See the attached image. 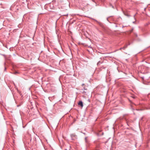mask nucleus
<instances>
[{"label":"nucleus","mask_w":150,"mask_h":150,"mask_svg":"<svg viewBox=\"0 0 150 150\" xmlns=\"http://www.w3.org/2000/svg\"><path fill=\"white\" fill-rule=\"evenodd\" d=\"M72 140H75L76 139V136L75 134H72L71 135Z\"/></svg>","instance_id":"f257e3e1"},{"label":"nucleus","mask_w":150,"mask_h":150,"mask_svg":"<svg viewBox=\"0 0 150 150\" xmlns=\"http://www.w3.org/2000/svg\"><path fill=\"white\" fill-rule=\"evenodd\" d=\"M78 105H79L81 106L82 107L83 106V102L81 101H80L78 103Z\"/></svg>","instance_id":"f03ea898"},{"label":"nucleus","mask_w":150,"mask_h":150,"mask_svg":"<svg viewBox=\"0 0 150 150\" xmlns=\"http://www.w3.org/2000/svg\"><path fill=\"white\" fill-rule=\"evenodd\" d=\"M102 63L100 61H99L97 63V65H100L101 63Z\"/></svg>","instance_id":"7ed1b4c3"},{"label":"nucleus","mask_w":150,"mask_h":150,"mask_svg":"<svg viewBox=\"0 0 150 150\" xmlns=\"http://www.w3.org/2000/svg\"><path fill=\"white\" fill-rule=\"evenodd\" d=\"M127 46L128 45H125L124 47V49H125V48H126L127 47Z\"/></svg>","instance_id":"20e7f679"},{"label":"nucleus","mask_w":150,"mask_h":150,"mask_svg":"<svg viewBox=\"0 0 150 150\" xmlns=\"http://www.w3.org/2000/svg\"><path fill=\"white\" fill-rule=\"evenodd\" d=\"M87 138L86 137H85V142L86 143L87 142Z\"/></svg>","instance_id":"39448f33"},{"label":"nucleus","mask_w":150,"mask_h":150,"mask_svg":"<svg viewBox=\"0 0 150 150\" xmlns=\"http://www.w3.org/2000/svg\"><path fill=\"white\" fill-rule=\"evenodd\" d=\"M87 90V89L85 87H84V88H83V89H82V90Z\"/></svg>","instance_id":"423d86ee"},{"label":"nucleus","mask_w":150,"mask_h":150,"mask_svg":"<svg viewBox=\"0 0 150 150\" xmlns=\"http://www.w3.org/2000/svg\"><path fill=\"white\" fill-rule=\"evenodd\" d=\"M122 49H123V50H124V47H122V48H120V50Z\"/></svg>","instance_id":"0eeeda50"},{"label":"nucleus","mask_w":150,"mask_h":150,"mask_svg":"<svg viewBox=\"0 0 150 150\" xmlns=\"http://www.w3.org/2000/svg\"><path fill=\"white\" fill-rule=\"evenodd\" d=\"M122 49H123V50H124V47H122V48H120V50Z\"/></svg>","instance_id":"6e6552de"},{"label":"nucleus","mask_w":150,"mask_h":150,"mask_svg":"<svg viewBox=\"0 0 150 150\" xmlns=\"http://www.w3.org/2000/svg\"><path fill=\"white\" fill-rule=\"evenodd\" d=\"M87 46H88V47H90V48H92V47H91L90 46H88V45H87Z\"/></svg>","instance_id":"1a4fd4ad"},{"label":"nucleus","mask_w":150,"mask_h":150,"mask_svg":"<svg viewBox=\"0 0 150 150\" xmlns=\"http://www.w3.org/2000/svg\"><path fill=\"white\" fill-rule=\"evenodd\" d=\"M135 36L137 37V34H135Z\"/></svg>","instance_id":"9d476101"},{"label":"nucleus","mask_w":150,"mask_h":150,"mask_svg":"<svg viewBox=\"0 0 150 150\" xmlns=\"http://www.w3.org/2000/svg\"><path fill=\"white\" fill-rule=\"evenodd\" d=\"M84 85V84L83 83V84H82V86H83Z\"/></svg>","instance_id":"9b49d317"},{"label":"nucleus","mask_w":150,"mask_h":150,"mask_svg":"<svg viewBox=\"0 0 150 150\" xmlns=\"http://www.w3.org/2000/svg\"><path fill=\"white\" fill-rule=\"evenodd\" d=\"M133 23H135V21H134V22H133Z\"/></svg>","instance_id":"f8f14e48"},{"label":"nucleus","mask_w":150,"mask_h":150,"mask_svg":"<svg viewBox=\"0 0 150 150\" xmlns=\"http://www.w3.org/2000/svg\"><path fill=\"white\" fill-rule=\"evenodd\" d=\"M17 73V72H15V74H16V73Z\"/></svg>","instance_id":"ddd939ff"}]
</instances>
